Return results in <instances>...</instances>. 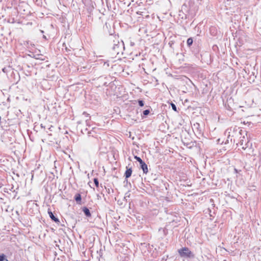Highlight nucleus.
Returning a JSON list of instances; mask_svg holds the SVG:
<instances>
[{
	"mask_svg": "<svg viewBox=\"0 0 261 261\" xmlns=\"http://www.w3.org/2000/svg\"><path fill=\"white\" fill-rule=\"evenodd\" d=\"M88 120V119H86V121L87 122Z\"/></svg>",
	"mask_w": 261,
	"mask_h": 261,
	"instance_id": "20",
	"label": "nucleus"
},
{
	"mask_svg": "<svg viewBox=\"0 0 261 261\" xmlns=\"http://www.w3.org/2000/svg\"><path fill=\"white\" fill-rule=\"evenodd\" d=\"M94 184L96 186V187H98V186H99V182H98V180L97 178H95L94 179Z\"/></svg>",
	"mask_w": 261,
	"mask_h": 261,
	"instance_id": "11",
	"label": "nucleus"
},
{
	"mask_svg": "<svg viewBox=\"0 0 261 261\" xmlns=\"http://www.w3.org/2000/svg\"><path fill=\"white\" fill-rule=\"evenodd\" d=\"M171 106H172V109L175 111H176V106L174 104V103H171Z\"/></svg>",
	"mask_w": 261,
	"mask_h": 261,
	"instance_id": "15",
	"label": "nucleus"
},
{
	"mask_svg": "<svg viewBox=\"0 0 261 261\" xmlns=\"http://www.w3.org/2000/svg\"><path fill=\"white\" fill-rule=\"evenodd\" d=\"M139 105L140 107H143L144 106V101L142 100H139L138 101Z\"/></svg>",
	"mask_w": 261,
	"mask_h": 261,
	"instance_id": "13",
	"label": "nucleus"
},
{
	"mask_svg": "<svg viewBox=\"0 0 261 261\" xmlns=\"http://www.w3.org/2000/svg\"><path fill=\"white\" fill-rule=\"evenodd\" d=\"M122 46L123 44L119 43L118 41H117V43H114L112 47L114 54L117 55L119 54L120 51H121V49Z\"/></svg>",
	"mask_w": 261,
	"mask_h": 261,
	"instance_id": "3",
	"label": "nucleus"
},
{
	"mask_svg": "<svg viewBox=\"0 0 261 261\" xmlns=\"http://www.w3.org/2000/svg\"><path fill=\"white\" fill-rule=\"evenodd\" d=\"M135 159L139 163V164H142L143 160L139 156H135Z\"/></svg>",
	"mask_w": 261,
	"mask_h": 261,
	"instance_id": "10",
	"label": "nucleus"
},
{
	"mask_svg": "<svg viewBox=\"0 0 261 261\" xmlns=\"http://www.w3.org/2000/svg\"><path fill=\"white\" fill-rule=\"evenodd\" d=\"M132 174V168H128L126 167V170L125 172L124 173V176L125 177V179H127L129 177H130L131 175Z\"/></svg>",
	"mask_w": 261,
	"mask_h": 261,
	"instance_id": "5",
	"label": "nucleus"
},
{
	"mask_svg": "<svg viewBox=\"0 0 261 261\" xmlns=\"http://www.w3.org/2000/svg\"><path fill=\"white\" fill-rule=\"evenodd\" d=\"M83 211L85 215L87 217H90L91 216V214L90 213V212L89 210L87 207H84L83 208Z\"/></svg>",
	"mask_w": 261,
	"mask_h": 261,
	"instance_id": "7",
	"label": "nucleus"
},
{
	"mask_svg": "<svg viewBox=\"0 0 261 261\" xmlns=\"http://www.w3.org/2000/svg\"><path fill=\"white\" fill-rule=\"evenodd\" d=\"M1 261H8L6 258H5V255L3 254L1 256Z\"/></svg>",
	"mask_w": 261,
	"mask_h": 261,
	"instance_id": "14",
	"label": "nucleus"
},
{
	"mask_svg": "<svg viewBox=\"0 0 261 261\" xmlns=\"http://www.w3.org/2000/svg\"><path fill=\"white\" fill-rule=\"evenodd\" d=\"M228 132V135L227 139H230L231 142L235 143L236 139L240 137L241 139L239 142V144L242 147V148L244 150L248 147L249 145V140L246 135V132L243 131L240 127L235 126L233 127H230L227 129L225 132L226 133Z\"/></svg>",
	"mask_w": 261,
	"mask_h": 261,
	"instance_id": "1",
	"label": "nucleus"
},
{
	"mask_svg": "<svg viewBox=\"0 0 261 261\" xmlns=\"http://www.w3.org/2000/svg\"><path fill=\"white\" fill-rule=\"evenodd\" d=\"M83 115H85L87 118H90V116H89V114L86 113L85 112L83 113Z\"/></svg>",
	"mask_w": 261,
	"mask_h": 261,
	"instance_id": "16",
	"label": "nucleus"
},
{
	"mask_svg": "<svg viewBox=\"0 0 261 261\" xmlns=\"http://www.w3.org/2000/svg\"><path fill=\"white\" fill-rule=\"evenodd\" d=\"M213 29H215V28H211L210 29V31L212 32Z\"/></svg>",
	"mask_w": 261,
	"mask_h": 261,
	"instance_id": "17",
	"label": "nucleus"
},
{
	"mask_svg": "<svg viewBox=\"0 0 261 261\" xmlns=\"http://www.w3.org/2000/svg\"><path fill=\"white\" fill-rule=\"evenodd\" d=\"M48 214L49 216V217L51 218V219L53 221H54L55 222H60L59 220L54 215L53 213L49 209H48Z\"/></svg>",
	"mask_w": 261,
	"mask_h": 261,
	"instance_id": "6",
	"label": "nucleus"
},
{
	"mask_svg": "<svg viewBox=\"0 0 261 261\" xmlns=\"http://www.w3.org/2000/svg\"><path fill=\"white\" fill-rule=\"evenodd\" d=\"M150 111L149 110H145L143 111V114L144 115L146 116L149 114Z\"/></svg>",
	"mask_w": 261,
	"mask_h": 261,
	"instance_id": "12",
	"label": "nucleus"
},
{
	"mask_svg": "<svg viewBox=\"0 0 261 261\" xmlns=\"http://www.w3.org/2000/svg\"><path fill=\"white\" fill-rule=\"evenodd\" d=\"M51 127H52V126L49 128V129H50V131H51Z\"/></svg>",
	"mask_w": 261,
	"mask_h": 261,
	"instance_id": "18",
	"label": "nucleus"
},
{
	"mask_svg": "<svg viewBox=\"0 0 261 261\" xmlns=\"http://www.w3.org/2000/svg\"><path fill=\"white\" fill-rule=\"evenodd\" d=\"M74 199L76 202H80L81 201V196L80 194H76L75 196Z\"/></svg>",
	"mask_w": 261,
	"mask_h": 261,
	"instance_id": "8",
	"label": "nucleus"
},
{
	"mask_svg": "<svg viewBox=\"0 0 261 261\" xmlns=\"http://www.w3.org/2000/svg\"><path fill=\"white\" fill-rule=\"evenodd\" d=\"M140 167L142 169L143 173L146 174L148 171V167L146 164L143 161L142 162V164H140Z\"/></svg>",
	"mask_w": 261,
	"mask_h": 261,
	"instance_id": "4",
	"label": "nucleus"
},
{
	"mask_svg": "<svg viewBox=\"0 0 261 261\" xmlns=\"http://www.w3.org/2000/svg\"><path fill=\"white\" fill-rule=\"evenodd\" d=\"M178 253L182 258H192L195 257L194 254L188 247H182L178 250Z\"/></svg>",
	"mask_w": 261,
	"mask_h": 261,
	"instance_id": "2",
	"label": "nucleus"
},
{
	"mask_svg": "<svg viewBox=\"0 0 261 261\" xmlns=\"http://www.w3.org/2000/svg\"><path fill=\"white\" fill-rule=\"evenodd\" d=\"M43 38H45V39H46V36L44 35V36H43Z\"/></svg>",
	"mask_w": 261,
	"mask_h": 261,
	"instance_id": "19",
	"label": "nucleus"
},
{
	"mask_svg": "<svg viewBox=\"0 0 261 261\" xmlns=\"http://www.w3.org/2000/svg\"><path fill=\"white\" fill-rule=\"evenodd\" d=\"M187 45L188 46H190L193 43V39L192 38H189L187 40Z\"/></svg>",
	"mask_w": 261,
	"mask_h": 261,
	"instance_id": "9",
	"label": "nucleus"
}]
</instances>
